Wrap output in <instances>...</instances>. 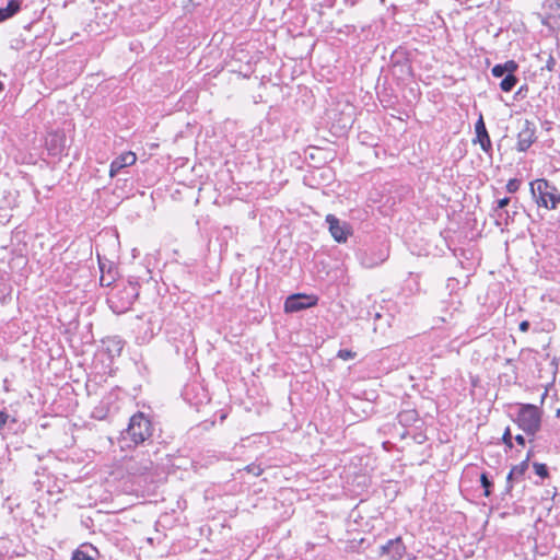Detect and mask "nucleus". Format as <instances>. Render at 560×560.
<instances>
[{"label": "nucleus", "instance_id": "nucleus-12", "mask_svg": "<svg viewBox=\"0 0 560 560\" xmlns=\"http://www.w3.org/2000/svg\"><path fill=\"white\" fill-rule=\"evenodd\" d=\"M528 466H529V457H526V459H525L524 462H522V463H521L520 465H517V466H514V467L510 470V472H509V475H508V477H506V481H508V489H506V490H508V491H510V490H511V488H512V486H511V483H510L511 479H512V478H514L515 476H521V475H523V474L526 471V469L528 468Z\"/></svg>", "mask_w": 560, "mask_h": 560}, {"label": "nucleus", "instance_id": "nucleus-3", "mask_svg": "<svg viewBox=\"0 0 560 560\" xmlns=\"http://www.w3.org/2000/svg\"><path fill=\"white\" fill-rule=\"evenodd\" d=\"M517 421L520 427L527 433H535L540 427V411L534 405H524L520 409Z\"/></svg>", "mask_w": 560, "mask_h": 560}, {"label": "nucleus", "instance_id": "nucleus-29", "mask_svg": "<svg viewBox=\"0 0 560 560\" xmlns=\"http://www.w3.org/2000/svg\"><path fill=\"white\" fill-rule=\"evenodd\" d=\"M3 90V84L0 82V92Z\"/></svg>", "mask_w": 560, "mask_h": 560}, {"label": "nucleus", "instance_id": "nucleus-20", "mask_svg": "<svg viewBox=\"0 0 560 560\" xmlns=\"http://www.w3.org/2000/svg\"><path fill=\"white\" fill-rule=\"evenodd\" d=\"M491 73L495 78H501V77H503L505 74V71H504V68H503L502 65H495L492 68Z\"/></svg>", "mask_w": 560, "mask_h": 560}, {"label": "nucleus", "instance_id": "nucleus-24", "mask_svg": "<svg viewBox=\"0 0 560 560\" xmlns=\"http://www.w3.org/2000/svg\"><path fill=\"white\" fill-rule=\"evenodd\" d=\"M510 202V198L505 197L500 200H498V208L503 209L505 206H508Z\"/></svg>", "mask_w": 560, "mask_h": 560}, {"label": "nucleus", "instance_id": "nucleus-22", "mask_svg": "<svg viewBox=\"0 0 560 560\" xmlns=\"http://www.w3.org/2000/svg\"><path fill=\"white\" fill-rule=\"evenodd\" d=\"M338 357L341 358L342 360H348L353 357V353L350 350L343 349V350H339Z\"/></svg>", "mask_w": 560, "mask_h": 560}, {"label": "nucleus", "instance_id": "nucleus-18", "mask_svg": "<svg viewBox=\"0 0 560 560\" xmlns=\"http://www.w3.org/2000/svg\"><path fill=\"white\" fill-rule=\"evenodd\" d=\"M481 486L485 489V495H490V487L492 486V482L488 479V476L483 472L480 476Z\"/></svg>", "mask_w": 560, "mask_h": 560}, {"label": "nucleus", "instance_id": "nucleus-8", "mask_svg": "<svg viewBox=\"0 0 560 560\" xmlns=\"http://www.w3.org/2000/svg\"><path fill=\"white\" fill-rule=\"evenodd\" d=\"M137 161V156L133 152H125L118 158H116L112 164L109 170V176L114 177L118 174V172L129 165L135 164Z\"/></svg>", "mask_w": 560, "mask_h": 560}, {"label": "nucleus", "instance_id": "nucleus-21", "mask_svg": "<svg viewBox=\"0 0 560 560\" xmlns=\"http://www.w3.org/2000/svg\"><path fill=\"white\" fill-rule=\"evenodd\" d=\"M520 187V183L517 179H510L506 184V189L509 192H515Z\"/></svg>", "mask_w": 560, "mask_h": 560}, {"label": "nucleus", "instance_id": "nucleus-4", "mask_svg": "<svg viewBox=\"0 0 560 560\" xmlns=\"http://www.w3.org/2000/svg\"><path fill=\"white\" fill-rule=\"evenodd\" d=\"M318 302L317 296L296 293L288 296L284 302L285 313H295L302 310L315 306Z\"/></svg>", "mask_w": 560, "mask_h": 560}, {"label": "nucleus", "instance_id": "nucleus-11", "mask_svg": "<svg viewBox=\"0 0 560 560\" xmlns=\"http://www.w3.org/2000/svg\"><path fill=\"white\" fill-rule=\"evenodd\" d=\"M21 9V2L19 0H10L5 8H0V23L10 19Z\"/></svg>", "mask_w": 560, "mask_h": 560}, {"label": "nucleus", "instance_id": "nucleus-2", "mask_svg": "<svg viewBox=\"0 0 560 560\" xmlns=\"http://www.w3.org/2000/svg\"><path fill=\"white\" fill-rule=\"evenodd\" d=\"M532 192L539 206L556 209L560 202V194L546 179H537L532 184Z\"/></svg>", "mask_w": 560, "mask_h": 560}, {"label": "nucleus", "instance_id": "nucleus-30", "mask_svg": "<svg viewBox=\"0 0 560 560\" xmlns=\"http://www.w3.org/2000/svg\"><path fill=\"white\" fill-rule=\"evenodd\" d=\"M558 7H560V0H556Z\"/></svg>", "mask_w": 560, "mask_h": 560}, {"label": "nucleus", "instance_id": "nucleus-7", "mask_svg": "<svg viewBox=\"0 0 560 560\" xmlns=\"http://www.w3.org/2000/svg\"><path fill=\"white\" fill-rule=\"evenodd\" d=\"M405 551L406 548L400 538L392 539L381 547V553L388 556L390 560H400Z\"/></svg>", "mask_w": 560, "mask_h": 560}, {"label": "nucleus", "instance_id": "nucleus-17", "mask_svg": "<svg viewBox=\"0 0 560 560\" xmlns=\"http://www.w3.org/2000/svg\"><path fill=\"white\" fill-rule=\"evenodd\" d=\"M534 469H535V472L541 477V478H546L548 477V468L545 464H540V463H535L534 464Z\"/></svg>", "mask_w": 560, "mask_h": 560}, {"label": "nucleus", "instance_id": "nucleus-28", "mask_svg": "<svg viewBox=\"0 0 560 560\" xmlns=\"http://www.w3.org/2000/svg\"><path fill=\"white\" fill-rule=\"evenodd\" d=\"M515 440H516V442H517L518 444H522V445L524 444V438H523L522 435H516V436H515Z\"/></svg>", "mask_w": 560, "mask_h": 560}, {"label": "nucleus", "instance_id": "nucleus-23", "mask_svg": "<svg viewBox=\"0 0 560 560\" xmlns=\"http://www.w3.org/2000/svg\"><path fill=\"white\" fill-rule=\"evenodd\" d=\"M246 469L248 472H252L254 476H259L262 471L259 466H247Z\"/></svg>", "mask_w": 560, "mask_h": 560}, {"label": "nucleus", "instance_id": "nucleus-9", "mask_svg": "<svg viewBox=\"0 0 560 560\" xmlns=\"http://www.w3.org/2000/svg\"><path fill=\"white\" fill-rule=\"evenodd\" d=\"M477 141L480 143L481 149L485 152H489L491 149V140L486 129L482 116L479 117L475 125Z\"/></svg>", "mask_w": 560, "mask_h": 560}, {"label": "nucleus", "instance_id": "nucleus-14", "mask_svg": "<svg viewBox=\"0 0 560 560\" xmlns=\"http://www.w3.org/2000/svg\"><path fill=\"white\" fill-rule=\"evenodd\" d=\"M516 82L517 79L514 75H505V78L500 83V88L504 92H510L513 90Z\"/></svg>", "mask_w": 560, "mask_h": 560}, {"label": "nucleus", "instance_id": "nucleus-1", "mask_svg": "<svg viewBox=\"0 0 560 560\" xmlns=\"http://www.w3.org/2000/svg\"><path fill=\"white\" fill-rule=\"evenodd\" d=\"M151 422L142 412L130 418L128 428L121 433L120 450L128 451L133 446L143 443L151 436Z\"/></svg>", "mask_w": 560, "mask_h": 560}, {"label": "nucleus", "instance_id": "nucleus-6", "mask_svg": "<svg viewBox=\"0 0 560 560\" xmlns=\"http://www.w3.org/2000/svg\"><path fill=\"white\" fill-rule=\"evenodd\" d=\"M118 295L121 298L122 302L118 304L112 299V308L116 313H124L127 310H129V307L132 305L133 300L137 296V292L133 287L129 285L125 287L121 291H119Z\"/></svg>", "mask_w": 560, "mask_h": 560}, {"label": "nucleus", "instance_id": "nucleus-25", "mask_svg": "<svg viewBox=\"0 0 560 560\" xmlns=\"http://www.w3.org/2000/svg\"><path fill=\"white\" fill-rule=\"evenodd\" d=\"M529 328V323L527 320H524L520 324V330L523 332H526Z\"/></svg>", "mask_w": 560, "mask_h": 560}, {"label": "nucleus", "instance_id": "nucleus-19", "mask_svg": "<svg viewBox=\"0 0 560 560\" xmlns=\"http://www.w3.org/2000/svg\"><path fill=\"white\" fill-rule=\"evenodd\" d=\"M398 418L401 423H405V422L415 420L416 412L415 411H405V412L399 413Z\"/></svg>", "mask_w": 560, "mask_h": 560}, {"label": "nucleus", "instance_id": "nucleus-10", "mask_svg": "<svg viewBox=\"0 0 560 560\" xmlns=\"http://www.w3.org/2000/svg\"><path fill=\"white\" fill-rule=\"evenodd\" d=\"M535 132L526 125L524 129L518 132L517 136V149L518 151H526L534 142Z\"/></svg>", "mask_w": 560, "mask_h": 560}, {"label": "nucleus", "instance_id": "nucleus-15", "mask_svg": "<svg viewBox=\"0 0 560 560\" xmlns=\"http://www.w3.org/2000/svg\"><path fill=\"white\" fill-rule=\"evenodd\" d=\"M72 560H95L93 556L89 555L82 549H78L73 552Z\"/></svg>", "mask_w": 560, "mask_h": 560}, {"label": "nucleus", "instance_id": "nucleus-13", "mask_svg": "<svg viewBox=\"0 0 560 560\" xmlns=\"http://www.w3.org/2000/svg\"><path fill=\"white\" fill-rule=\"evenodd\" d=\"M61 137L52 135L50 140L47 141L48 150L52 151L54 154H58L61 151Z\"/></svg>", "mask_w": 560, "mask_h": 560}, {"label": "nucleus", "instance_id": "nucleus-16", "mask_svg": "<svg viewBox=\"0 0 560 560\" xmlns=\"http://www.w3.org/2000/svg\"><path fill=\"white\" fill-rule=\"evenodd\" d=\"M506 75H514L513 73L517 70L518 66L515 61L509 60L502 65Z\"/></svg>", "mask_w": 560, "mask_h": 560}, {"label": "nucleus", "instance_id": "nucleus-27", "mask_svg": "<svg viewBox=\"0 0 560 560\" xmlns=\"http://www.w3.org/2000/svg\"><path fill=\"white\" fill-rule=\"evenodd\" d=\"M503 439H504V442H505L506 444H509V443H510L511 435H510V432H509V431H506V432L504 433Z\"/></svg>", "mask_w": 560, "mask_h": 560}, {"label": "nucleus", "instance_id": "nucleus-5", "mask_svg": "<svg viewBox=\"0 0 560 560\" xmlns=\"http://www.w3.org/2000/svg\"><path fill=\"white\" fill-rule=\"evenodd\" d=\"M326 222L328 224L329 232L336 242H347L349 235L352 233V229L347 222L340 221L334 214H327Z\"/></svg>", "mask_w": 560, "mask_h": 560}, {"label": "nucleus", "instance_id": "nucleus-26", "mask_svg": "<svg viewBox=\"0 0 560 560\" xmlns=\"http://www.w3.org/2000/svg\"><path fill=\"white\" fill-rule=\"evenodd\" d=\"M8 415L4 412H0V424H4L7 422Z\"/></svg>", "mask_w": 560, "mask_h": 560}]
</instances>
